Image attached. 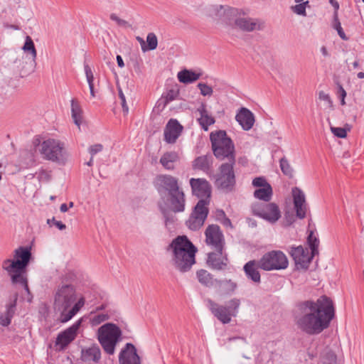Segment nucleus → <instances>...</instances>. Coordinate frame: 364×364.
<instances>
[{"label":"nucleus","instance_id":"nucleus-1","mask_svg":"<svg viewBox=\"0 0 364 364\" xmlns=\"http://www.w3.org/2000/svg\"><path fill=\"white\" fill-rule=\"evenodd\" d=\"M295 316L297 328L308 335H318L328 328L334 317L333 301L322 296L316 301H305L298 306Z\"/></svg>","mask_w":364,"mask_h":364},{"label":"nucleus","instance_id":"nucleus-2","mask_svg":"<svg viewBox=\"0 0 364 364\" xmlns=\"http://www.w3.org/2000/svg\"><path fill=\"white\" fill-rule=\"evenodd\" d=\"M164 204L159 203L166 225L173 222V213H183L186 208V195L178 179L171 175H158L154 182Z\"/></svg>","mask_w":364,"mask_h":364},{"label":"nucleus","instance_id":"nucleus-3","mask_svg":"<svg viewBox=\"0 0 364 364\" xmlns=\"http://www.w3.org/2000/svg\"><path fill=\"white\" fill-rule=\"evenodd\" d=\"M84 296L77 300L76 288L72 284L58 286L54 294V308L60 312V320L65 323L70 320L83 307Z\"/></svg>","mask_w":364,"mask_h":364},{"label":"nucleus","instance_id":"nucleus-4","mask_svg":"<svg viewBox=\"0 0 364 364\" xmlns=\"http://www.w3.org/2000/svg\"><path fill=\"white\" fill-rule=\"evenodd\" d=\"M166 251L171 252L173 266L181 272L189 271L196 263L198 250L186 235L173 239Z\"/></svg>","mask_w":364,"mask_h":364},{"label":"nucleus","instance_id":"nucleus-5","mask_svg":"<svg viewBox=\"0 0 364 364\" xmlns=\"http://www.w3.org/2000/svg\"><path fill=\"white\" fill-rule=\"evenodd\" d=\"M31 258V248L19 247L14 251V259H6L1 264L2 269L11 276L12 283L21 284L28 294L30 291L24 272Z\"/></svg>","mask_w":364,"mask_h":364},{"label":"nucleus","instance_id":"nucleus-6","mask_svg":"<svg viewBox=\"0 0 364 364\" xmlns=\"http://www.w3.org/2000/svg\"><path fill=\"white\" fill-rule=\"evenodd\" d=\"M218 14L223 22L227 24L234 22L236 28L245 32L260 31L264 28L262 21L257 18L244 16V14L236 8L220 6Z\"/></svg>","mask_w":364,"mask_h":364},{"label":"nucleus","instance_id":"nucleus-7","mask_svg":"<svg viewBox=\"0 0 364 364\" xmlns=\"http://www.w3.org/2000/svg\"><path fill=\"white\" fill-rule=\"evenodd\" d=\"M34 146H39V152L43 159L64 164L67 160L68 154L64 142L53 138H49L41 142L38 137L33 141Z\"/></svg>","mask_w":364,"mask_h":364},{"label":"nucleus","instance_id":"nucleus-8","mask_svg":"<svg viewBox=\"0 0 364 364\" xmlns=\"http://www.w3.org/2000/svg\"><path fill=\"white\" fill-rule=\"evenodd\" d=\"M210 139L213 154L218 159H228V163L235 162V146L225 131L219 130L212 132Z\"/></svg>","mask_w":364,"mask_h":364},{"label":"nucleus","instance_id":"nucleus-9","mask_svg":"<svg viewBox=\"0 0 364 364\" xmlns=\"http://www.w3.org/2000/svg\"><path fill=\"white\" fill-rule=\"evenodd\" d=\"M97 335L104 350L109 355H113L122 336L121 329L114 323H107L98 328Z\"/></svg>","mask_w":364,"mask_h":364},{"label":"nucleus","instance_id":"nucleus-10","mask_svg":"<svg viewBox=\"0 0 364 364\" xmlns=\"http://www.w3.org/2000/svg\"><path fill=\"white\" fill-rule=\"evenodd\" d=\"M205 302L212 314L224 324L229 323L232 317H235L237 315L241 304L240 299L237 298L230 299L228 306L219 304L210 299H207Z\"/></svg>","mask_w":364,"mask_h":364},{"label":"nucleus","instance_id":"nucleus-11","mask_svg":"<svg viewBox=\"0 0 364 364\" xmlns=\"http://www.w3.org/2000/svg\"><path fill=\"white\" fill-rule=\"evenodd\" d=\"M289 262L287 256L280 250L265 253L259 260V267L265 271L285 269Z\"/></svg>","mask_w":364,"mask_h":364},{"label":"nucleus","instance_id":"nucleus-12","mask_svg":"<svg viewBox=\"0 0 364 364\" xmlns=\"http://www.w3.org/2000/svg\"><path fill=\"white\" fill-rule=\"evenodd\" d=\"M208 213V200H199L186 221V225L191 230H198L203 225Z\"/></svg>","mask_w":364,"mask_h":364},{"label":"nucleus","instance_id":"nucleus-13","mask_svg":"<svg viewBox=\"0 0 364 364\" xmlns=\"http://www.w3.org/2000/svg\"><path fill=\"white\" fill-rule=\"evenodd\" d=\"M235 162L224 163L220 167V173L216 178L215 185L225 191H230L235 184L234 165Z\"/></svg>","mask_w":364,"mask_h":364},{"label":"nucleus","instance_id":"nucleus-14","mask_svg":"<svg viewBox=\"0 0 364 364\" xmlns=\"http://www.w3.org/2000/svg\"><path fill=\"white\" fill-rule=\"evenodd\" d=\"M205 242L213 250L225 249V241L223 232L218 225H209L205 231Z\"/></svg>","mask_w":364,"mask_h":364},{"label":"nucleus","instance_id":"nucleus-15","mask_svg":"<svg viewBox=\"0 0 364 364\" xmlns=\"http://www.w3.org/2000/svg\"><path fill=\"white\" fill-rule=\"evenodd\" d=\"M252 211L254 215L272 223L277 222L281 217L279 207L274 203L255 204L252 207Z\"/></svg>","mask_w":364,"mask_h":364},{"label":"nucleus","instance_id":"nucleus-16","mask_svg":"<svg viewBox=\"0 0 364 364\" xmlns=\"http://www.w3.org/2000/svg\"><path fill=\"white\" fill-rule=\"evenodd\" d=\"M190 185L193 193L198 198H200V200H207L208 205L211 194V188L209 183L204 178H191Z\"/></svg>","mask_w":364,"mask_h":364},{"label":"nucleus","instance_id":"nucleus-17","mask_svg":"<svg viewBox=\"0 0 364 364\" xmlns=\"http://www.w3.org/2000/svg\"><path fill=\"white\" fill-rule=\"evenodd\" d=\"M229 262L228 255L224 249L214 250L208 254L207 264L215 270H224L227 268Z\"/></svg>","mask_w":364,"mask_h":364},{"label":"nucleus","instance_id":"nucleus-18","mask_svg":"<svg viewBox=\"0 0 364 364\" xmlns=\"http://www.w3.org/2000/svg\"><path fill=\"white\" fill-rule=\"evenodd\" d=\"M291 193L296 215L299 219H304L307 211L305 194L298 187L293 188Z\"/></svg>","mask_w":364,"mask_h":364},{"label":"nucleus","instance_id":"nucleus-19","mask_svg":"<svg viewBox=\"0 0 364 364\" xmlns=\"http://www.w3.org/2000/svg\"><path fill=\"white\" fill-rule=\"evenodd\" d=\"M80 324L81 321L79 320L73 323L70 327L59 333L56 338V345L60 346L61 349L66 348L73 341L75 340Z\"/></svg>","mask_w":364,"mask_h":364},{"label":"nucleus","instance_id":"nucleus-20","mask_svg":"<svg viewBox=\"0 0 364 364\" xmlns=\"http://www.w3.org/2000/svg\"><path fill=\"white\" fill-rule=\"evenodd\" d=\"M183 126L177 119H171L164 129V140L168 144H174L183 131Z\"/></svg>","mask_w":364,"mask_h":364},{"label":"nucleus","instance_id":"nucleus-21","mask_svg":"<svg viewBox=\"0 0 364 364\" xmlns=\"http://www.w3.org/2000/svg\"><path fill=\"white\" fill-rule=\"evenodd\" d=\"M119 361L120 364H141L140 358L136 353L135 346L132 343H127L122 349Z\"/></svg>","mask_w":364,"mask_h":364},{"label":"nucleus","instance_id":"nucleus-22","mask_svg":"<svg viewBox=\"0 0 364 364\" xmlns=\"http://www.w3.org/2000/svg\"><path fill=\"white\" fill-rule=\"evenodd\" d=\"M80 360L87 364L99 363L101 360V350L100 347L94 344L90 347L82 348Z\"/></svg>","mask_w":364,"mask_h":364},{"label":"nucleus","instance_id":"nucleus-23","mask_svg":"<svg viewBox=\"0 0 364 364\" xmlns=\"http://www.w3.org/2000/svg\"><path fill=\"white\" fill-rule=\"evenodd\" d=\"M291 256L295 262L296 265L303 269H307L311 262L312 255H309L307 250H304L303 247L299 246L292 247L290 252Z\"/></svg>","mask_w":364,"mask_h":364},{"label":"nucleus","instance_id":"nucleus-24","mask_svg":"<svg viewBox=\"0 0 364 364\" xmlns=\"http://www.w3.org/2000/svg\"><path fill=\"white\" fill-rule=\"evenodd\" d=\"M235 119L245 131L251 129L255 121L253 113L245 107L240 109L235 116Z\"/></svg>","mask_w":364,"mask_h":364},{"label":"nucleus","instance_id":"nucleus-25","mask_svg":"<svg viewBox=\"0 0 364 364\" xmlns=\"http://www.w3.org/2000/svg\"><path fill=\"white\" fill-rule=\"evenodd\" d=\"M258 269H260L259 267V261L256 260H250L243 267L247 277L255 283H259L261 281V276Z\"/></svg>","mask_w":364,"mask_h":364},{"label":"nucleus","instance_id":"nucleus-26","mask_svg":"<svg viewBox=\"0 0 364 364\" xmlns=\"http://www.w3.org/2000/svg\"><path fill=\"white\" fill-rule=\"evenodd\" d=\"M197 112L200 114L197 119L199 124L204 131H208L209 126L213 124L215 122L214 117L209 114L205 104H201L197 109Z\"/></svg>","mask_w":364,"mask_h":364},{"label":"nucleus","instance_id":"nucleus-27","mask_svg":"<svg viewBox=\"0 0 364 364\" xmlns=\"http://www.w3.org/2000/svg\"><path fill=\"white\" fill-rule=\"evenodd\" d=\"M180 156L176 151L165 152L160 159V164L166 170H173L174 163L179 161Z\"/></svg>","mask_w":364,"mask_h":364},{"label":"nucleus","instance_id":"nucleus-28","mask_svg":"<svg viewBox=\"0 0 364 364\" xmlns=\"http://www.w3.org/2000/svg\"><path fill=\"white\" fill-rule=\"evenodd\" d=\"M200 75V73H196L191 70L184 69L178 73L177 77L179 82L189 84L198 80Z\"/></svg>","mask_w":364,"mask_h":364},{"label":"nucleus","instance_id":"nucleus-29","mask_svg":"<svg viewBox=\"0 0 364 364\" xmlns=\"http://www.w3.org/2000/svg\"><path fill=\"white\" fill-rule=\"evenodd\" d=\"M212 164V156L204 155L197 157L193 163V167L195 169L202 170L203 171H206L209 170L210 166Z\"/></svg>","mask_w":364,"mask_h":364},{"label":"nucleus","instance_id":"nucleus-30","mask_svg":"<svg viewBox=\"0 0 364 364\" xmlns=\"http://www.w3.org/2000/svg\"><path fill=\"white\" fill-rule=\"evenodd\" d=\"M216 284L223 290L224 294L231 295L235 293L237 288V284L231 279H215Z\"/></svg>","mask_w":364,"mask_h":364},{"label":"nucleus","instance_id":"nucleus-31","mask_svg":"<svg viewBox=\"0 0 364 364\" xmlns=\"http://www.w3.org/2000/svg\"><path fill=\"white\" fill-rule=\"evenodd\" d=\"M71 114L74 123L80 128L82 120V110L79 102L75 99L71 100Z\"/></svg>","mask_w":364,"mask_h":364},{"label":"nucleus","instance_id":"nucleus-32","mask_svg":"<svg viewBox=\"0 0 364 364\" xmlns=\"http://www.w3.org/2000/svg\"><path fill=\"white\" fill-rule=\"evenodd\" d=\"M272 196V188L269 183L258 189H256L254 192V196L259 200L268 202L271 200Z\"/></svg>","mask_w":364,"mask_h":364},{"label":"nucleus","instance_id":"nucleus-33","mask_svg":"<svg viewBox=\"0 0 364 364\" xmlns=\"http://www.w3.org/2000/svg\"><path fill=\"white\" fill-rule=\"evenodd\" d=\"M196 275L198 282L205 287H212L214 282H215V279H213V275L207 270L200 269L197 271Z\"/></svg>","mask_w":364,"mask_h":364},{"label":"nucleus","instance_id":"nucleus-34","mask_svg":"<svg viewBox=\"0 0 364 364\" xmlns=\"http://www.w3.org/2000/svg\"><path fill=\"white\" fill-rule=\"evenodd\" d=\"M307 242L311 250L312 256L318 254V245H319V240L314 235L313 231H310L308 237Z\"/></svg>","mask_w":364,"mask_h":364},{"label":"nucleus","instance_id":"nucleus-35","mask_svg":"<svg viewBox=\"0 0 364 364\" xmlns=\"http://www.w3.org/2000/svg\"><path fill=\"white\" fill-rule=\"evenodd\" d=\"M279 166L282 173L285 176L289 178L293 177L294 169L286 157L284 156L279 160Z\"/></svg>","mask_w":364,"mask_h":364},{"label":"nucleus","instance_id":"nucleus-36","mask_svg":"<svg viewBox=\"0 0 364 364\" xmlns=\"http://www.w3.org/2000/svg\"><path fill=\"white\" fill-rule=\"evenodd\" d=\"M22 48L25 52L30 53L33 60L36 58L37 51L35 48L34 43L29 36L26 37V41Z\"/></svg>","mask_w":364,"mask_h":364},{"label":"nucleus","instance_id":"nucleus-37","mask_svg":"<svg viewBox=\"0 0 364 364\" xmlns=\"http://www.w3.org/2000/svg\"><path fill=\"white\" fill-rule=\"evenodd\" d=\"M84 68H85V73L86 75L87 81L89 85L90 95L92 96V97H95V92L94 90V84H93L94 75H93L92 71L88 65H85Z\"/></svg>","mask_w":364,"mask_h":364},{"label":"nucleus","instance_id":"nucleus-38","mask_svg":"<svg viewBox=\"0 0 364 364\" xmlns=\"http://www.w3.org/2000/svg\"><path fill=\"white\" fill-rule=\"evenodd\" d=\"M179 96V92L178 90H169L162 97V100L164 101V106L165 107L169 102L176 100Z\"/></svg>","mask_w":364,"mask_h":364},{"label":"nucleus","instance_id":"nucleus-39","mask_svg":"<svg viewBox=\"0 0 364 364\" xmlns=\"http://www.w3.org/2000/svg\"><path fill=\"white\" fill-rule=\"evenodd\" d=\"M322 364H338L336 355L331 350L326 351L321 360Z\"/></svg>","mask_w":364,"mask_h":364},{"label":"nucleus","instance_id":"nucleus-40","mask_svg":"<svg viewBox=\"0 0 364 364\" xmlns=\"http://www.w3.org/2000/svg\"><path fill=\"white\" fill-rule=\"evenodd\" d=\"M333 28L337 31L338 36L342 38L343 40H348L347 36H346L342 27L341 24L338 20V13L334 12L333 14Z\"/></svg>","mask_w":364,"mask_h":364},{"label":"nucleus","instance_id":"nucleus-41","mask_svg":"<svg viewBox=\"0 0 364 364\" xmlns=\"http://www.w3.org/2000/svg\"><path fill=\"white\" fill-rule=\"evenodd\" d=\"M109 318V316L107 314L102 313L92 316L90 318V322L92 326H96L108 320Z\"/></svg>","mask_w":364,"mask_h":364},{"label":"nucleus","instance_id":"nucleus-42","mask_svg":"<svg viewBox=\"0 0 364 364\" xmlns=\"http://www.w3.org/2000/svg\"><path fill=\"white\" fill-rule=\"evenodd\" d=\"M146 50H153L156 48L158 45V40L156 36L154 33H148L146 36Z\"/></svg>","mask_w":364,"mask_h":364},{"label":"nucleus","instance_id":"nucleus-43","mask_svg":"<svg viewBox=\"0 0 364 364\" xmlns=\"http://www.w3.org/2000/svg\"><path fill=\"white\" fill-rule=\"evenodd\" d=\"M17 295L14 296L13 301H11L9 304H6V309L5 311V314H6L10 318L12 319L14 316L15 315L16 309V302H17Z\"/></svg>","mask_w":364,"mask_h":364},{"label":"nucleus","instance_id":"nucleus-44","mask_svg":"<svg viewBox=\"0 0 364 364\" xmlns=\"http://www.w3.org/2000/svg\"><path fill=\"white\" fill-rule=\"evenodd\" d=\"M203 96H211L213 93L212 87L204 82H199L197 85Z\"/></svg>","mask_w":364,"mask_h":364},{"label":"nucleus","instance_id":"nucleus-45","mask_svg":"<svg viewBox=\"0 0 364 364\" xmlns=\"http://www.w3.org/2000/svg\"><path fill=\"white\" fill-rule=\"evenodd\" d=\"M110 19L112 20L113 21L116 22V23L119 26L124 27V28H128L130 26L129 23L127 21L120 18L115 14H112L110 15Z\"/></svg>","mask_w":364,"mask_h":364},{"label":"nucleus","instance_id":"nucleus-46","mask_svg":"<svg viewBox=\"0 0 364 364\" xmlns=\"http://www.w3.org/2000/svg\"><path fill=\"white\" fill-rule=\"evenodd\" d=\"M331 130L335 136L339 138H345L347 135L346 130L342 127H331Z\"/></svg>","mask_w":364,"mask_h":364},{"label":"nucleus","instance_id":"nucleus-47","mask_svg":"<svg viewBox=\"0 0 364 364\" xmlns=\"http://www.w3.org/2000/svg\"><path fill=\"white\" fill-rule=\"evenodd\" d=\"M291 10L298 15L306 16L305 7L301 3L291 6Z\"/></svg>","mask_w":364,"mask_h":364},{"label":"nucleus","instance_id":"nucleus-48","mask_svg":"<svg viewBox=\"0 0 364 364\" xmlns=\"http://www.w3.org/2000/svg\"><path fill=\"white\" fill-rule=\"evenodd\" d=\"M268 183L264 177H257L252 181V185L255 187L263 188Z\"/></svg>","mask_w":364,"mask_h":364},{"label":"nucleus","instance_id":"nucleus-49","mask_svg":"<svg viewBox=\"0 0 364 364\" xmlns=\"http://www.w3.org/2000/svg\"><path fill=\"white\" fill-rule=\"evenodd\" d=\"M103 149V146L101 144H96L89 147V153L91 156H94L96 154L100 152Z\"/></svg>","mask_w":364,"mask_h":364},{"label":"nucleus","instance_id":"nucleus-50","mask_svg":"<svg viewBox=\"0 0 364 364\" xmlns=\"http://www.w3.org/2000/svg\"><path fill=\"white\" fill-rule=\"evenodd\" d=\"M11 322L10 318L5 313L0 315V325L3 326H8Z\"/></svg>","mask_w":364,"mask_h":364},{"label":"nucleus","instance_id":"nucleus-51","mask_svg":"<svg viewBox=\"0 0 364 364\" xmlns=\"http://www.w3.org/2000/svg\"><path fill=\"white\" fill-rule=\"evenodd\" d=\"M318 98L322 101L326 102L330 106L332 104L329 95L326 94L323 91H320L318 93Z\"/></svg>","mask_w":364,"mask_h":364},{"label":"nucleus","instance_id":"nucleus-52","mask_svg":"<svg viewBox=\"0 0 364 364\" xmlns=\"http://www.w3.org/2000/svg\"><path fill=\"white\" fill-rule=\"evenodd\" d=\"M120 100H121V105L122 107L123 112L124 114H127L129 112V107L126 102V98L125 97L122 98V99H120Z\"/></svg>","mask_w":364,"mask_h":364},{"label":"nucleus","instance_id":"nucleus-53","mask_svg":"<svg viewBox=\"0 0 364 364\" xmlns=\"http://www.w3.org/2000/svg\"><path fill=\"white\" fill-rule=\"evenodd\" d=\"M220 223L225 227H229L230 228H232V223H231L230 220L228 218H227L226 216L220 220Z\"/></svg>","mask_w":364,"mask_h":364},{"label":"nucleus","instance_id":"nucleus-54","mask_svg":"<svg viewBox=\"0 0 364 364\" xmlns=\"http://www.w3.org/2000/svg\"><path fill=\"white\" fill-rule=\"evenodd\" d=\"M55 225L56 228H58L59 230H63L66 228V225L63 223L61 221H55V224L53 225Z\"/></svg>","mask_w":364,"mask_h":364},{"label":"nucleus","instance_id":"nucleus-55","mask_svg":"<svg viewBox=\"0 0 364 364\" xmlns=\"http://www.w3.org/2000/svg\"><path fill=\"white\" fill-rule=\"evenodd\" d=\"M338 89H339L338 94H339L340 97L345 98L346 96V92L344 90V88L341 85H339Z\"/></svg>","mask_w":364,"mask_h":364},{"label":"nucleus","instance_id":"nucleus-56","mask_svg":"<svg viewBox=\"0 0 364 364\" xmlns=\"http://www.w3.org/2000/svg\"><path fill=\"white\" fill-rule=\"evenodd\" d=\"M329 3L333 6V7L335 9V11L334 12H337L338 13V10L339 9V4L338 3L337 1L336 0H329Z\"/></svg>","mask_w":364,"mask_h":364},{"label":"nucleus","instance_id":"nucleus-57","mask_svg":"<svg viewBox=\"0 0 364 364\" xmlns=\"http://www.w3.org/2000/svg\"><path fill=\"white\" fill-rule=\"evenodd\" d=\"M117 62L119 67L123 68L124 66V63L121 55H117Z\"/></svg>","mask_w":364,"mask_h":364},{"label":"nucleus","instance_id":"nucleus-58","mask_svg":"<svg viewBox=\"0 0 364 364\" xmlns=\"http://www.w3.org/2000/svg\"><path fill=\"white\" fill-rule=\"evenodd\" d=\"M137 41L140 43L141 44V50L143 51H146V46L145 45V42L143 40V38H141V37H137L136 38Z\"/></svg>","mask_w":364,"mask_h":364},{"label":"nucleus","instance_id":"nucleus-59","mask_svg":"<svg viewBox=\"0 0 364 364\" xmlns=\"http://www.w3.org/2000/svg\"><path fill=\"white\" fill-rule=\"evenodd\" d=\"M320 50L323 56H325V57L329 56V53L326 46H321Z\"/></svg>","mask_w":364,"mask_h":364},{"label":"nucleus","instance_id":"nucleus-60","mask_svg":"<svg viewBox=\"0 0 364 364\" xmlns=\"http://www.w3.org/2000/svg\"><path fill=\"white\" fill-rule=\"evenodd\" d=\"M60 211H61V212H63V213H65V212H67V211H68V208L67 204H65V203H63V204H61V205H60Z\"/></svg>","mask_w":364,"mask_h":364},{"label":"nucleus","instance_id":"nucleus-61","mask_svg":"<svg viewBox=\"0 0 364 364\" xmlns=\"http://www.w3.org/2000/svg\"><path fill=\"white\" fill-rule=\"evenodd\" d=\"M225 216H226V215H225V212H224L223 210H218V212H217V217H218V218H220V217H221L222 218H224V217H225Z\"/></svg>","mask_w":364,"mask_h":364},{"label":"nucleus","instance_id":"nucleus-62","mask_svg":"<svg viewBox=\"0 0 364 364\" xmlns=\"http://www.w3.org/2000/svg\"><path fill=\"white\" fill-rule=\"evenodd\" d=\"M55 221H57L55 218L53 217L52 219H48L47 220V223L50 225H54L55 224Z\"/></svg>","mask_w":364,"mask_h":364},{"label":"nucleus","instance_id":"nucleus-63","mask_svg":"<svg viewBox=\"0 0 364 364\" xmlns=\"http://www.w3.org/2000/svg\"><path fill=\"white\" fill-rule=\"evenodd\" d=\"M118 91H119V99L125 97V96H124V93H123V92H122L121 88H119Z\"/></svg>","mask_w":364,"mask_h":364},{"label":"nucleus","instance_id":"nucleus-64","mask_svg":"<svg viewBox=\"0 0 364 364\" xmlns=\"http://www.w3.org/2000/svg\"><path fill=\"white\" fill-rule=\"evenodd\" d=\"M357 76L360 79L364 78V73L360 72L357 74Z\"/></svg>","mask_w":364,"mask_h":364}]
</instances>
